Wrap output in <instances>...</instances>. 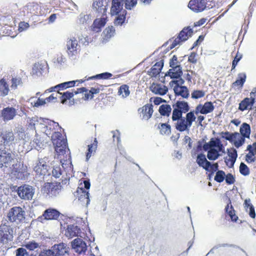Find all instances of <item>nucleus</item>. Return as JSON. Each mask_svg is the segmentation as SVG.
Instances as JSON below:
<instances>
[{
	"mask_svg": "<svg viewBox=\"0 0 256 256\" xmlns=\"http://www.w3.org/2000/svg\"><path fill=\"white\" fill-rule=\"evenodd\" d=\"M60 133H56L52 137V143L56 153V158L60 161L62 168V170L60 166H54L52 173L56 178H60L63 173H65L66 176L72 175V173L70 152L65 140L60 138Z\"/></svg>",
	"mask_w": 256,
	"mask_h": 256,
	"instance_id": "f257e3e1",
	"label": "nucleus"
},
{
	"mask_svg": "<svg viewBox=\"0 0 256 256\" xmlns=\"http://www.w3.org/2000/svg\"><path fill=\"white\" fill-rule=\"evenodd\" d=\"M173 108L172 118L176 128L180 132H188L196 120L194 111H190L186 116H182V113L188 112L190 109L188 104L184 101H178Z\"/></svg>",
	"mask_w": 256,
	"mask_h": 256,
	"instance_id": "f03ea898",
	"label": "nucleus"
},
{
	"mask_svg": "<svg viewBox=\"0 0 256 256\" xmlns=\"http://www.w3.org/2000/svg\"><path fill=\"white\" fill-rule=\"evenodd\" d=\"M203 149L207 152V158L210 160H215L226 154L224 146L218 138H212L206 142Z\"/></svg>",
	"mask_w": 256,
	"mask_h": 256,
	"instance_id": "7ed1b4c3",
	"label": "nucleus"
},
{
	"mask_svg": "<svg viewBox=\"0 0 256 256\" xmlns=\"http://www.w3.org/2000/svg\"><path fill=\"white\" fill-rule=\"evenodd\" d=\"M219 134L222 138L228 140L236 148L240 147L245 142V138L238 132L231 133L228 132H222Z\"/></svg>",
	"mask_w": 256,
	"mask_h": 256,
	"instance_id": "20e7f679",
	"label": "nucleus"
},
{
	"mask_svg": "<svg viewBox=\"0 0 256 256\" xmlns=\"http://www.w3.org/2000/svg\"><path fill=\"white\" fill-rule=\"evenodd\" d=\"M16 162L15 155L10 150H0V167L10 168Z\"/></svg>",
	"mask_w": 256,
	"mask_h": 256,
	"instance_id": "39448f33",
	"label": "nucleus"
},
{
	"mask_svg": "<svg viewBox=\"0 0 256 256\" xmlns=\"http://www.w3.org/2000/svg\"><path fill=\"white\" fill-rule=\"evenodd\" d=\"M25 212L19 206H14L10 209L8 218L11 222H15L17 224L22 221L24 218Z\"/></svg>",
	"mask_w": 256,
	"mask_h": 256,
	"instance_id": "423d86ee",
	"label": "nucleus"
},
{
	"mask_svg": "<svg viewBox=\"0 0 256 256\" xmlns=\"http://www.w3.org/2000/svg\"><path fill=\"white\" fill-rule=\"evenodd\" d=\"M12 230L10 226L6 224L0 226V247L11 241L12 239Z\"/></svg>",
	"mask_w": 256,
	"mask_h": 256,
	"instance_id": "0eeeda50",
	"label": "nucleus"
},
{
	"mask_svg": "<svg viewBox=\"0 0 256 256\" xmlns=\"http://www.w3.org/2000/svg\"><path fill=\"white\" fill-rule=\"evenodd\" d=\"M48 122L50 123L49 124L50 126L55 124L54 123V121L38 117L32 118L28 122L30 128H34L36 132L40 131L41 128H44V126H46V124H48Z\"/></svg>",
	"mask_w": 256,
	"mask_h": 256,
	"instance_id": "6e6552de",
	"label": "nucleus"
},
{
	"mask_svg": "<svg viewBox=\"0 0 256 256\" xmlns=\"http://www.w3.org/2000/svg\"><path fill=\"white\" fill-rule=\"evenodd\" d=\"M10 168L12 173L14 174L18 178H22L27 174V166L18 162L17 159L16 162H14Z\"/></svg>",
	"mask_w": 256,
	"mask_h": 256,
	"instance_id": "1a4fd4ad",
	"label": "nucleus"
},
{
	"mask_svg": "<svg viewBox=\"0 0 256 256\" xmlns=\"http://www.w3.org/2000/svg\"><path fill=\"white\" fill-rule=\"evenodd\" d=\"M17 192L22 199L29 200L32 199L34 194V190L31 186L24 185L18 188Z\"/></svg>",
	"mask_w": 256,
	"mask_h": 256,
	"instance_id": "9d476101",
	"label": "nucleus"
},
{
	"mask_svg": "<svg viewBox=\"0 0 256 256\" xmlns=\"http://www.w3.org/2000/svg\"><path fill=\"white\" fill-rule=\"evenodd\" d=\"M54 123L55 124H54L52 126H50L49 124H46V126H44V128H41L40 132H42L46 136H47L48 137H51V139H52V137L55 135L56 133H60V138L61 140H64L65 142H66V140L62 137V134L59 132H56V130H58V129H60V127L59 126V124L58 123L56 122H54ZM48 124H50L48 122Z\"/></svg>",
	"mask_w": 256,
	"mask_h": 256,
	"instance_id": "9b49d317",
	"label": "nucleus"
},
{
	"mask_svg": "<svg viewBox=\"0 0 256 256\" xmlns=\"http://www.w3.org/2000/svg\"><path fill=\"white\" fill-rule=\"evenodd\" d=\"M207 2L208 0H191L188 3V6L194 12H201L207 8H209V6H207Z\"/></svg>",
	"mask_w": 256,
	"mask_h": 256,
	"instance_id": "f8f14e48",
	"label": "nucleus"
},
{
	"mask_svg": "<svg viewBox=\"0 0 256 256\" xmlns=\"http://www.w3.org/2000/svg\"><path fill=\"white\" fill-rule=\"evenodd\" d=\"M66 52L69 56H72L76 55L80 48L78 41L75 38H68L66 44Z\"/></svg>",
	"mask_w": 256,
	"mask_h": 256,
	"instance_id": "ddd939ff",
	"label": "nucleus"
},
{
	"mask_svg": "<svg viewBox=\"0 0 256 256\" xmlns=\"http://www.w3.org/2000/svg\"><path fill=\"white\" fill-rule=\"evenodd\" d=\"M72 247L78 254H84L87 250L86 243L81 238H77L72 242Z\"/></svg>",
	"mask_w": 256,
	"mask_h": 256,
	"instance_id": "4468645a",
	"label": "nucleus"
},
{
	"mask_svg": "<svg viewBox=\"0 0 256 256\" xmlns=\"http://www.w3.org/2000/svg\"><path fill=\"white\" fill-rule=\"evenodd\" d=\"M60 215V212L54 208H48L46 210L42 216L38 217V220L43 222V220H57Z\"/></svg>",
	"mask_w": 256,
	"mask_h": 256,
	"instance_id": "2eb2a0df",
	"label": "nucleus"
},
{
	"mask_svg": "<svg viewBox=\"0 0 256 256\" xmlns=\"http://www.w3.org/2000/svg\"><path fill=\"white\" fill-rule=\"evenodd\" d=\"M100 92L99 88H92L90 90H87L85 88H76V90L74 92L75 94L82 93L84 94L83 98L84 100L92 99L94 94H97Z\"/></svg>",
	"mask_w": 256,
	"mask_h": 256,
	"instance_id": "dca6fc26",
	"label": "nucleus"
},
{
	"mask_svg": "<svg viewBox=\"0 0 256 256\" xmlns=\"http://www.w3.org/2000/svg\"><path fill=\"white\" fill-rule=\"evenodd\" d=\"M48 158L46 157L39 160L34 167V170L38 175H45L47 172L46 163Z\"/></svg>",
	"mask_w": 256,
	"mask_h": 256,
	"instance_id": "f3484780",
	"label": "nucleus"
},
{
	"mask_svg": "<svg viewBox=\"0 0 256 256\" xmlns=\"http://www.w3.org/2000/svg\"><path fill=\"white\" fill-rule=\"evenodd\" d=\"M123 6L124 4L122 0H112L110 9L111 14L114 16L122 13H126V10L124 9Z\"/></svg>",
	"mask_w": 256,
	"mask_h": 256,
	"instance_id": "a211bd4d",
	"label": "nucleus"
},
{
	"mask_svg": "<svg viewBox=\"0 0 256 256\" xmlns=\"http://www.w3.org/2000/svg\"><path fill=\"white\" fill-rule=\"evenodd\" d=\"M140 118L142 120H148L150 119L153 113L152 106L146 104L138 110Z\"/></svg>",
	"mask_w": 256,
	"mask_h": 256,
	"instance_id": "6ab92c4d",
	"label": "nucleus"
},
{
	"mask_svg": "<svg viewBox=\"0 0 256 256\" xmlns=\"http://www.w3.org/2000/svg\"><path fill=\"white\" fill-rule=\"evenodd\" d=\"M152 92L155 94L164 96L168 92V88L162 84L152 83L150 88Z\"/></svg>",
	"mask_w": 256,
	"mask_h": 256,
	"instance_id": "aec40b11",
	"label": "nucleus"
},
{
	"mask_svg": "<svg viewBox=\"0 0 256 256\" xmlns=\"http://www.w3.org/2000/svg\"><path fill=\"white\" fill-rule=\"evenodd\" d=\"M214 109V106L211 102H206L204 105L198 104L196 108L194 114L200 113L202 114H206L210 113Z\"/></svg>",
	"mask_w": 256,
	"mask_h": 256,
	"instance_id": "412c9836",
	"label": "nucleus"
},
{
	"mask_svg": "<svg viewBox=\"0 0 256 256\" xmlns=\"http://www.w3.org/2000/svg\"><path fill=\"white\" fill-rule=\"evenodd\" d=\"M178 82H180V83L182 84L184 82V81L182 80L172 82L176 84L174 88V90L177 96H180L184 98H188L189 95L188 88L186 86H178Z\"/></svg>",
	"mask_w": 256,
	"mask_h": 256,
	"instance_id": "4be33fe9",
	"label": "nucleus"
},
{
	"mask_svg": "<svg viewBox=\"0 0 256 256\" xmlns=\"http://www.w3.org/2000/svg\"><path fill=\"white\" fill-rule=\"evenodd\" d=\"M2 117L4 121H8L14 119L16 114V110L12 107H7L2 112Z\"/></svg>",
	"mask_w": 256,
	"mask_h": 256,
	"instance_id": "5701e85b",
	"label": "nucleus"
},
{
	"mask_svg": "<svg viewBox=\"0 0 256 256\" xmlns=\"http://www.w3.org/2000/svg\"><path fill=\"white\" fill-rule=\"evenodd\" d=\"M55 256H64L68 253L69 248L64 243L54 244L52 246Z\"/></svg>",
	"mask_w": 256,
	"mask_h": 256,
	"instance_id": "b1692460",
	"label": "nucleus"
},
{
	"mask_svg": "<svg viewBox=\"0 0 256 256\" xmlns=\"http://www.w3.org/2000/svg\"><path fill=\"white\" fill-rule=\"evenodd\" d=\"M58 186L52 183H46L42 188L44 193L50 196H56L58 194Z\"/></svg>",
	"mask_w": 256,
	"mask_h": 256,
	"instance_id": "393cba45",
	"label": "nucleus"
},
{
	"mask_svg": "<svg viewBox=\"0 0 256 256\" xmlns=\"http://www.w3.org/2000/svg\"><path fill=\"white\" fill-rule=\"evenodd\" d=\"M80 232V230L78 226L74 224L68 226L67 228L65 231V236L69 238H72L74 236H78Z\"/></svg>",
	"mask_w": 256,
	"mask_h": 256,
	"instance_id": "a878e982",
	"label": "nucleus"
},
{
	"mask_svg": "<svg viewBox=\"0 0 256 256\" xmlns=\"http://www.w3.org/2000/svg\"><path fill=\"white\" fill-rule=\"evenodd\" d=\"M106 22V15H102L100 18H96L92 26V30L94 32H98L100 30L101 28L103 27Z\"/></svg>",
	"mask_w": 256,
	"mask_h": 256,
	"instance_id": "bb28decb",
	"label": "nucleus"
},
{
	"mask_svg": "<svg viewBox=\"0 0 256 256\" xmlns=\"http://www.w3.org/2000/svg\"><path fill=\"white\" fill-rule=\"evenodd\" d=\"M104 4H104L102 0H95L92 6L94 8L96 9L98 12L102 14V15H105L104 14L107 10V3L105 2Z\"/></svg>",
	"mask_w": 256,
	"mask_h": 256,
	"instance_id": "cd10ccee",
	"label": "nucleus"
},
{
	"mask_svg": "<svg viewBox=\"0 0 256 256\" xmlns=\"http://www.w3.org/2000/svg\"><path fill=\"white\" fill-rule=\"evenodd\" d=\"M252 108H254V105L252 103L250 98H245L239 104L238 109L241 111L251 110Z\"/></svg>",
	"mask_w": 256,
	"mask_h": 256,
	"instance_id": "c85d7f7f",
	"label": "nucleus"
},
{
	"mask_svg": "<svg viewBox=\"0 0 256 256\" xmlns=\"http://www.w3.org/2000/svg\"><path fill=\"white\" fill-rule=\"evenodd\" d=\"M78 194H80L78 196V200L82 202L86 200V205L88 206L90 203L89 193L82 188H78L77 190Z\"/></svg>",
	"mask_w": 256,
	"mask_h": 256,
	"instance_id": "c756f323",
	"label": "nucleus"
},
{
	"mask_svg": "<svg viewBox=\"0 0 256 256\" xmlns=\"http://www.w3.org/2000/svg\"><path fill=\"white\" fill-rule=\"evenodd\" d=\"M196 162L200 166L203 168L204 169H207L210 164V162L206 160V156L202 154L198 155Z\"/></svg>",
	"mask_w": 256,
	"mask_h": 256,
	"instance_id": "7c9ffc66",
	"label": "nucleus"
},
{
	"mask_svg": "<svg viewBox=\"0 0 256 256\" xmlns=\"http://www.w3.org/2000/svg\"><path fill=\"white\" fill-rule=\"evenodd\" d=\"M10 90L8 84L5 79L2 78L0 80V96H6L8 94Z\"/></svg>",
	"mask_w": 256,
	"mask_h": 256,
	"instance_id": "2f4dec72",
	"label": "nucleus"
},
{
	"mask_svg": "<svg viewBox=\"0 0 256 256\" xmlns=\"http://www.w3.org/2000/svg\"><path fill=\"white\" fill-rule=\"evenodd\" d=\"M182 68L180 66H174L169 70L168 74L172 78H179L182 74Z\"/></svg>",
	"mask_w": 256,
	"mask_h": 256,
	"instance_id": "473e14b6",
	"label": "nucleus"
},
{
	"mask_svg": "<svg viewBox=\"0 0 256 256\" xmlns=\"http://www.w3.org/2000/svg\"><path fill=\"white\" fill-rule=\"evenodd\" d=\"M43 66L39 63L35 64L32 67L31 72L32 75L34 78H36L40 77L42 75L43 72Z\"/></svg>",
	"mask_w": 256,
	"mask_h": 256,
	"instance_id": "72a5a7b5",
	"label": "nucleus"
},
{
	"mask_svg": "<svg viewBox=\"0 0 256 256\" xmlns=\"http://www.w3.org/2000/svg\"><path fill=\"white\" fill-rule=\"evenodd\" d=\"M163 66V63L162 61L156 62L151 68L150 72V75L152 76H156L160 74L162 68Z\"/></svg>",
	"mask_w": 256,
	"mask_h": 256,
	"instance_id": "f704fd0d",
	"label": "nucleus"
},
{
	"mask_svg": "<svg viewBox=\"0 0 256 256\" xmlns=\"http://www.w3.org/2000/svg\"><path fill=\"white\" fill-rule=\"evenodd\" d=\"M240 134L244 138H249L250 134V126L246 123H243L240 129Z\"/></svg>",
	"mask_w": 256,
	"mask_h": 256,
	"instance_id": "c9c22d12",
	"label": "nucleus"
},
{
	"mask_svg": "<svg viewBox=\"0 0 256 256\" xmlns=\"http://www.w3.org/2000/svg\"><path fill=\"white\" fill-rule=\"evenodd\" d=\"M46 144L44 140H42L41 137L36 135V138L33 140L32 146L34 147L38 150H39Z\"/></svg>",
	"mask_w": 256,
	"mask_h": 256,
	"instance_id": "e433bc0d",
	"label": "nucleus"
},
{
	"mask_svg": "<svg viewBox=\"0 0 256 256\" xmlns=\"http://www.w3.org/2000/svg\"><path fill=\"white\" fill-rule=\"evenodd\" d=\"M83 81L76 80H72L68 82H64L60 84H58V86L59 88V90H63L64 89H66L67 88H71L75 86L76 82H80L82 83Z\"/></svg>",
	"mask_w": 256,
	"mask_h": 256,
	"instance_id": "4c0bfd02",
	"label": "nucleus"
},
{
	"mask_svg": "<svg viewBox=\"0 0 256 256\" xmlns=\"http://www.w3.org/2000/svg\"><path fill=\"white\" fill-rule=\"evenodd\" d=\"M118 94L123 98L128 96L130 94L128 86L126 84L121 86L118 89Z\"/></svg>",
	"mask_w": 256,
	"mask_h": 256,
	"instance_id": "58836bf2",
	"label": "nucleus"
},
{
	"mask_svg": "<svg viewBox=\"0 0 256 256\" xmlns=\"http://www.w3.org/2000/svg\"><path fill=\"white\" fill-rule=\"evenodd\" d=\"M76 90H72V92L67 91L63 94L62 93L60 98H61V102L64 104L67 100H70L74 96L75 94L74 92Z\"/></svg>",
	"mask_w": 256,
	"mask_h": 256,
	"instance_id": "ea45409f",
	"label": "nucleus"
},
{
	"mask_svg": "<svg viewBox=\"0 0 256 256\" xmlns=\"http://www.w3.org/2000/svg\"><path fill=\"white\" fill-rule=\"evenodd\" d=\"M90 20L89 14L82 12L78 18V22L81 24H88Z\"/></svg>",
	"mask_w": 256,
	"mask_h": 256,
	"instance_id": "a19ab883",
	"label": "nucleus"
},
{
	"mask_svg": "<svg viewBox=\"0 0 256 256\" xmlns=\"http://www.w3.org/2000/svg\"><path fill=\"white\" fill-rule=\"evenodd\" d=\"M226 213L230 217L232 220L236 222L238 219V216H236L234 210L230 204H228L226 208Z\"/></svg>",
	"mask_w": 256,
	"mask_h": 256,
	"instance_id": "79ce46f5",
	"label": "nucleus"
},
{
	"mask_svg": "<svg viewBox=\"0 0 256 256\" xmlns=\"http://www.w3.org/2000/svg\"><path fill=\"white\" fill-rule=\"evenodd\" d=\"M97 144H98L97 140H96V138H95L93 144L88 146V152L86 154V156L87 160H88L91 156L93 152H96V148H97Z\"/></svg>",
	"mask_w": 256,
	"mask_h": 256,
	"instance_id": "37998d69",
	"label": "nucleus"
},
{
	"mask_svg": "<svg viewBox=\"0 0 256 256\" xmlns=\"http://www.w3.org/2000/svg\"><path fill=\"white\" fill-rule=\"evenodd\" d=\"M172 108L170 105L162 104L159 108V112L162 116H168L170 113Z\"/></svg>",
	"mask_w": 256,
	"mask_h": 256,
	"instance_id": "c03bdc74",
	"label": "nucleus"
},
{
	"mask_svg": "<svg viewBox=\"0 0 256 256\" xmlns=\"http://www.w3.org/2000/svg\"><path fill=\"white\" fill-rule=\"evenodd\" d=\"M115 30L112 26H108L103 32L104 36L105 39H108L113 36L114 34Z\"/></svg>",
	"mask_w": 256,
	"mask_h": 256,
	"instance_id": "a18cd8bd",
	"label": "nucleus"
},
{
	"mask_svg": "<svg viewBox=\"0 0 256 256\" xmlns=\"http://www.w3.org/2000/svg\"><path fill=\"white\" fill-rule=\"evenodd\" d=\"M126 14V13H122L116 14L117 16L114 20V24L116 26H122L125 21Z\"/></svg>",
	"mask_w": 256,
	"mask_h": 256,
	"instance_id": "49530a36",
	"label": "nucleus"
},
{
	"mask_svg": "<svg viewBox=\"0 0 256 256\" xmlns=\"http://www.w3.org/2000/svg\"><path fill=\"white\" fill-rule=\"evenodd\" d=\"M28 8L30 10V12L34 14H42L40 11V6L38 4H30L27 6Z\"/></svg>",
	"mask_w": 256,
	"mask_h": 256,
	"instance_id": "de8ad7c7",
	"label": "nucleus"
},
{
	"mask_svg": "<svg viewBox=\"0 0 256 256\" xmlns=\"http://www.w3.org/2000/svg\"><path fill=\"white\" fill-rule=\"evenodd\" d=\"M246 75L244 73H240L238 74V79L234 82L233 84L235 86H242L246 81Z\"/></svg>",
	"mask_w": 256,
	"mask_h": 256,
	"instance_id": "09e8293b",
	"label": "nucleus"
},
{
	"mask_svg": "<svg viewBox=\"0 0 256 256\" xmlns=\"http://www.w3.org/2000/svg\"><path fill=\"white\" fill-rule=\"evenodd\" d=\"M184 33V31H181L178 35V36L174 40L172 44V47L174 48L177 46L178 44H180V43L184 42L183 34Z\"/></svg>",
	"mask_w": 256,
	"mask_h": 256,
	"instance_id": "8fccbe9b",
	"label": "nucleus"
},
{
	"mask_svg": "<svg viewBox=\"0 0 256 256\" xmlns=\"http://www.w3.org/2000/svg\"><path fill=\"white\" fill-rule=\"evenodd\" d=\"M158 128L162 134H168L170 132V126L168 124H162Z\"/></svg>",
	"mask_w": 256,
	"mask_h": 256,
	"instance_id": "3c124183",
	"label": "nucleus"
},
{
	"mask_svg": "<svg viewBox=\"0 0 256 256\" xmlns=\"http://www.w3.org/2000/svg\"><path fill=\"white\" fill-rule=\"evenodd\" d=\"M123 4H124L125 8L131 10L137 4V0H122Z\"/></svg>",
	"mask_w": 256,
	"mask_h": 256,
	"instance_id": "603ef678",
	"label": "nucleus"
},
{
	"mask_svg": "<svg viewBox=\"0 0 256 256\" xmlns=\"http://www.w3.org/2000/svg\"><path fill=\"white\" fill-rule=\"evenodd\" d=\"M22 84V79L20 78H12L11 80L12 89L16 90L18 86Z\"/></svg>",
	"mask_w": 256,
	"mask_h": 256,
	"instance_id": "864d4df0",
	"label": "nucleus"
},
{
	"mask_svg": "<svg viewBox=\"0 0 256 256\" xmlns=\"http://www.w3.org/2000/svg\"><path fill=\"white\" fill-rule=\"evenodd\" d=\"M112 76V74L106 72L104 73H102L100 74H96L94 76H92L90 78L88 79H94V78H98V79H104L106 80L110 78Z\"/></svg>",
	"mask_w": 256,
	"mask_h": 256,
	"instance_id": "5fc2aeb1",
	"label": "nucleus"
},
{
	"mask_svg": "<svg viewBox=\"0 0 256 256\" xmlns=\"http://www.w3.org/2000/svg\"><path fill=\"white\" fill-rule=\"evenodd\" d=\"M2 138L4 140V143L8 144L14 141V136L12 132H8L4 134Z\"/></svg>",
	"mask_w": 256,
	"mask_h": 256,
	"instance_id": "6e6d98bb",
	"label": "nucleus"
},
{
	"mask_svg": "<svg viewBox=\"0 0 256 256\" xmlns=\"http://www.w3.org/2000/svg\"><path fill=\"white\" fill-rule=\"evenodd\" d=\"M31 104L36 107H38L41 106H43L46 104V99L38 98L36 100H34L33 98L30 99Z\"/></svg>",
	"mask_w": 256,
	"mask_h": 256,
	"instance_id": "4d7b16f0",
	"label": "nucleus"
},
{
	"mask_svg": "<svg viewBox=\"0 0 256 256\" xmlns=\"http://www.w3.org/2000/svg\"><path fill=\"white\" fill-rule=\"evenodd\" d=\"M61 92H56L52 94L49 97L46 98V100L47 102H54L56 100V99L58 98H60Z\"/></svg>",
	"mask_w": 256,
	"mask_h": 256,
	"instance_id": "13d9d810",
	"label": "nucleus"
},
{
	"mask_svg": "<svg viewBox=\"0 0 256 256\" xmlns=\"http://www.w3.org/2000/svg\"><path fill=\"white\" fill-rule=\"evenodd\" d=\"M24 246L30 250H34L35 249L40 247L39 244L35 242L34 241L26 243Z\"/></svg>",
	"mask_w": 256,
	"mask_h": 256,
	"instance_id": "bf43d9fd",
	"label": "nucleus"
},
{
	"mask_svg": "<svg viewBox=\"0 0 256 256\" xmlns=\"http://www.w3.org/2000/svg\"><path fill=\"white\" fill-rule=\"evenodd\" d=\"M240 172L244 176H248L250 174V170L248 166L242 162L240 166Z\"/></svg>",
	"mask_w": 256,
	"mask_h": 256,
	"instance_id": "052dcab7",
	"label": "nucleus"
},
{
	"mask_svg": "<svg viewBox=\"0 0 256 256\" xmlns=\"http://www.w3.org/2000/svg\"><path fill=\"white\" fill-rule=\"evenodd\" d=\"M226 174L222 170H218L214 177V180L218 182H221L224 181Z\"/></svg>",
	"mask_w": 256,
	"mask_h": 256,
	"instance_id": "680f3d73",
	"label": "nucleus"
},
{
	"mask_svg": "<svg viewBox=\"0 0 256 256\" xmlns=\"http://www.w3.org/2000/svg\"><path fill=\"white\" fill-rule=\"evenodd\" d=\"M182 31H184V33L182 34L184 38H185L184 40V42L190 37L193 32L192 30L190 27L184 28Z\"/></svg>",
	"mask_w": 256,
	"mask_h": 256,
	"instance_id": "e2e57ef3",
	"label": "nucleus"
},
{
	"mask_svg": "<svg viewBox=\"0 0 256 256\" xmlns=\"http://www.w3.org/2000/svg\"><path fill=\"white\" fill-rule=\"evenodd\" d=\"M205 94L204 91L202 90H194L192 94V97L194 98L198 99L203 97Z\"/></svg>",
	"mask_w": 256,
	"mask_h": 256,
	"instance_id": "0e129e2a",
	"label": "nucleus"
},
{
	"mask_svg": "<svg viewBox=\"0 0 256 256\" xmlns=\"http://www.w3.org/2000/svg\"><path fill=\"white\" fill-rule=\"evenodd\" d=\"M227 156L228 157V158H231L236 160L237 158L236 150L233 148L228 150Z\"/></svg>",
	"mask_w": 256,
	"mask_h": 256,
	"instance_id": "69168bd1",
	"label": "nucleus"
},
{
	"mask_svg": "<svg viewBox=\"0 0 256 256\" xmlns=\"http://www.w3.org/2000/svg\"><path fill=\"white\" fill-rule=\"evenodd\" d=\"M250 99L254 105V108H256V88H254L250 93Z\"/></svg>",
	"mask_w": 256,
	"mask_h": 256,
	"instance_id": "338daca9",
	"label": "nucleus"
},
{
	"mask_svg": "<svg viewBox=\"0 0 256 256\" xmlns=\"http://www.w3.org/2000/svg\"><path fill=\"white\" fill-rule=\"evenodd\" d=\"M54 252L52 250V248L50 250H44L41 252L39 254V256H55Z\"/></svg>",
	"mask_w": 256,
	"mask_h": 256,
	"instance_id": "774afa93",
	"label": "nucleus"
}]
</instances>
